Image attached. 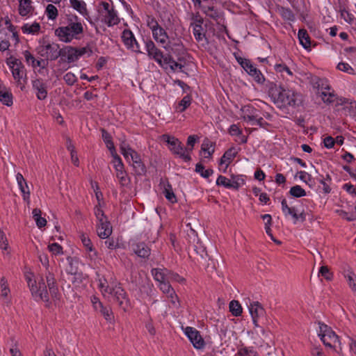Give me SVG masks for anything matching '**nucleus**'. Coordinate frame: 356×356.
Returning <instances> with one entry per match:
<instances>
[{"label":"nucleus","instance_id":"obj_1","mask_svg":"<svg viewBox=\"0 0 356 356\" xmlns=\"http://www.w3.org/2000/svg\"><path fill=\"white\" fill-rule=\"evenodd\" d=\"M24 276L31 294L35 300L48 301L47 286L51 295L56 296L58 289L56 286L54 276L49 270L46 275L47 285L42 277L36 281L33 273L30 270L26 271Z\"/></svg>","mask_w":356,"mask_h":356},{"label":"nucleus","instance_id":"obj_2","mask_svg":"<svg viewBox=\"0 0 356 356\" xmlns=\"http://www.w3.org/2000/svg\"><path fill=\"white\" fill-rule=\"evenodd\" d=\"M98 282V288L105 298L117 301L124 310L128 309L129 301L124 289L115 280L111 278L108 282L106 279L102 277L99 278Z\"/></svg>","mask_w":356,"mask_h":356},{"label":"nucleus","instance_id":"obj_3","mask_svg":"<svg viewBox=\"0 0 356 356\" xmlns=\"http://www.w3.org/2000/svg\"><path fill=\"white\" fill-rule=\"evenodd\" d=\"M83 32V26L76 15H72L67 19V24L58 27L55 35L60 41L69 43L73 40H77Z\"/></svg>","mask_w":356,"mask_h":356},{"label":"nucleus","instance_id":"obj_4","mask_svg":"<svg viewBox=\"0 0 356 356\" xmlns=\"http://www.w3.org/2000/svg\"><path fill=\"white\" fill-rule=\"evenodd\" d=\"M270 97L280 108L296 106L300 102V95L291 89L283 87L275 88L270 91Z\"/></svg>","mask_w":356,"mask_h":356},{"label":"nucleus","instance_id":"obj_5","mask_svg":"<svg viewBox=\"0 0 356 356\" xmlns=\"http://www.w3.org/2000/svg\"><path fill=\"white\" fill-rule=\"evenodd\" d=\"M145 50L149 58H153L164 69H170L172 71H181L182 65L173 60L170 56H163L162 52L155 46L152 40L145 42Z\"/></svg>","mask_w":356,"mask_h":356},{"label":"nucleus","instance_id":"obj_6","mask_svg":"<svg viewBox=\"0 0 356 356\" xmlns=\"http://www.w3.org/2000/svg\"><path fill=\"white\" fill-rule=\"evenodd\" d=\"M120 148L121 154L126 161L133 166L136 172L138 175L145 173V167L141 161L140 155L125 141L121 143Z\"/></svg>","mask_w":356,"mask_h":356},{"label":"nucleus","instance_id":"obj_7","mask_svg":"<svg viewBox=\"0 0 356 356\" xmlns=\"http://www.w3.org/2000/svg\"><path fill=\"white\" fill-rule=\"evenodd\" d=\"M6 64L10 68L17 85L23 90L26 83V70L21 60L14 56L9 57Z\"/></svg>","mask_w":356,"mask_h":356},{"label":"nucleus","instance_id":"obj_8","mask_svg":"<svg viewBox=\"0 0 356 356\" xmlns=\"http://www.w3.org/2000/svg\"><path fill=\"white\" fill-rule=\"evenodd\" d=\"M97 19L108 26H112L119 22L117 12L113 9L112 5L105 1L101 2L98 7Z\"/></svg>","mask_w":356,"mask_h":356},{"label":"nucleus","instance_id":"obj_9","mask_svg":"<svg viewBox=\"0 0 356 356\" xmlns=\"http://www.w3.org/2000/svg\"><path fill=\"white\" fill-rule=\"evenodd\" d=\"M162 139L168 144L170 150L185 161H189L191 159L189 152L187 148L184 147L181 142L174 136L164 134Z\"/></svg>","mask_w":356,"mask_h":356},{"label":"nucleus","instance_id":"obj_10","mask_svg":"<svg viewBox=\"0 0 356 356\" xmlns=\"http://www.w3.org/2000/svg\"><path fill=\"white\" fill-rule=\"evenodd\" d=\"M95 214L97 220V233L101 238H107L112 234V227L102 209L95 208Z\"/></svg>","mask_w":356,"mask_h":356},{"label":"nucleus","instance_id":"obj_11","mask_svg":"<svg viewBox=\"0 0 356 356\" xmlns=\"http://www.w3.org/2000/svg\"><path fill=\"white\" fill-rule=\"evenodd\" d=\"M147 24L152 31V37L154 40L160 44L162 47H168L169 37L165 29H163L155 19L151 17H148Z\"/></svg>","mask_w":356,"mask_h":356},{"label":"nucleus","instance_id":"obj_12","mask_svg":"<svg viewBox=\"0 0 356 356\" xmlns=\"http://www.w3.org/2000/svg\"><path fill=\"white\" fill-rule=\"evenodd\" d=\"M181 329L195 349L203 350L205 348L206 342L200 331L196 328L191 326H181Z\"/></svg>","mask_w":356,"mask_h":356},{"label":"nucleus","instance_id":"obj_13","mask_svg":"<svg viewBox=\"0 0 356 356\" xmlns=\"http://www.w3.org/2000/svg\"><path fill=\"white\" fill-rule=\"evenodd\" d=\"M238 62L243 70L259 84H263L265 77L259 70H258L252 62L246 58H238Z\"/></svg>","mask_w":356,"mask_h":356},{"label":"nucleus","instance_id":"obj_14","mask_svg":"<svg viewBox=\"0 0 356 356\" xmlns=\"http://www.w3.org/2000/svg\"><path fill=\"white\" fill-rule=\"evenodd\" d=\"M242 118L250 125H261L262 118L259 115V111L251 106H245L241 109Z\"/></svg>","mask_w":356,"mask_h":356},{"label":"nucleus","instance_id":"obj_15","mask_svg":"<svg viewBox=\"0 0 356 356\" xmlns=\"http://www.w3.org/2000/svg\"><path fill=\"white\" fill-rule=\"evenodd\" d=\"M282 211L286 218L289 216L293 220V223L296 224L298 221H305L306 216L304 211H299L296 207H289L287 205L286 200L283 199L281 202Z\"/></svg>","mask_w":356,"mask_h":356},{"label":"nucleus","instance_id":"obj_16","mask_svg":"<svg viewBox=\"0 0 356 356\" xmlns=\"http://www.w3.org/2000/svg\"><path fill=\"white\" fill-rule=\"evenodd\" d=\"M238 151L236 147H231L227 149L220 158L218 162L219 170L225 173L227 170L229 165L234 161L237 155Z\"/></svg>","mask_w":356,"mask_h":356},{"label":"nucleus","instance_id":"obj_17","mask_svg":"<svg viewBox=\"0 0 356 356\" xmlns=\"http://www.w3.org/2000/svg\"><path fill=\"white\" fill-rule=\"evenodd\" d=\"M122 40L124 44L128 49L135 53L142 54L139 44L131 31L124 30L122 33Z\"/></svg>","mask_w":356,"mask_h":356},{"label":"nucleus","instance_id":"obj_18","mask_svg":"<svg viewBox=\"0 0 356 356\" xmlns=\"http://www.w3.org/2000/svg\"><path fill=\"white\" fill-rule=\"evenodd\" d=\"M86 52L87 49L86 47L76 49L67 47L63 50L62 56L65 58L68 63H71L78 60Z\"/></svg>","mask_w":356,"mask_h":356},{"label":"nucleus","instance_id":"obj_19","mask_svg":"<svg viewBox=\"0 0 356 356\" xmlns=\"http://www.w3.org/2000/svg\"><path fill=\"white\" fill-rule=\"evenodd\" d=\"M18 13L22 17L29 18L33 15L35 8L32 0H16Z\"/></svg>","mask_w":356,"mask_h":356},{"label":"nucleus","instance_id":"obj_20","mask_svg":"<svg viewBox=\"0 0 356 356\" xmlns=\"http://www.w3.org/2000/svg\"><path fill=\"white\" fill-rule=\"evenodd\" d=\"M81 241L83 245L86 248L87 257L91 260L95 261L97 259V254L93 248L90 239L85 234H81L80 236Z\"/></svg>","mask_w":356,"mask_h":356},{"label":"nucleus","instance_id":"obj_21","mask_svg":"<svg viewBox=\"0 0 356 356\" xmlns=\"http://www.w3.org/2000/svg\"><path fill=\"white\" fill-rule=\"evenodd\" d=\"M169 281H164L158 284L161 291L166 295L167 298H169L170 302L175 306L178 303L177 296L175 294L174 289L171 287L169 284Z\"/></svg>","mask_w":356,"mask_h":356},{"label":"nucleus","instance_id":"obj_22","mask_svg":"<svg viewBox=\"0 0 356 356\" xmlns=\"http://www.w3.org/2000/svg\"><path fill=\"white\" fill-rule=\"evenodd\" d=\"M247 305L249 312L252 318L253 323L256 326H257V319L264 314V310L258 302L250 301L249 303L247 302Z\"/></svg>","mask_w":356,"mask_h":356},{"label":"nucleus","instance_id":"obj_23","mask_svg":"<svg viewBox=\"0 0 356 356\" xmlns=\"http://www.w3.org/2000/svg\"><path fill=\"white\" fill-rule=\"evenodd\" d=\"M215 152V143L209 140H203L201 145L200 155L204 159H209L211 158Z\"/></svg>","mask_w":356,"mask_h":356},{"label":"nucleus","instance_id":"obj_24","mask_svg":"<svg viewBox=\"0 0 356 356\" xmlns=\"http://www.w3.org/2000/svg\"><path fill=\"white\" fill-rule=\"evenodd\" d=\"M0 250L4 258H10L12 248L10 247L8 239L3 230H0Z\"/></svg>","mask_w":356,"mask_h":356},{"label":"nucleus","instance_id":"obj_25","mask_svg":"<svg viewBox=\"0 0 356 356\" xmlns=\"http://www.w3.org/2000/svg\"><path fill=\"white\" fill-rule=\"evenodd\" d=\"M16 181L18 187L22 194L24 200L29 202L30 191L29 189V186L23 175L21 173L19 172L16 175Z\"/></svg>","mask_w":356,"mask_h":356},{"label":"nucleus","instance_id":"obj_26","mask_svg":"<svg viewBox=\"0 0 356 356\" xmlns=\"http://www.w3.org/2000/svg\"><path fill=\"white\" fill-rule=\"evenodd\" d=\"M133 252L138 257L146 258L150 254V248L144 243H137L131 245Z\"/></svg>","mask_w":356,"mask_h":356},{"label":"nucleus","instance_id":"obj_27","mask_svg":"<svg viewBox=\"0 0 356 356\" xmlns=\"http://www.w3.org/2000/svg\"><path fill=\"white\" fill-rule=\"evenodd\" d=\"M69 266L66 268V271L72 276L80 278L81 273L79 271V261L76 258L67 257V259Z\"/></svg>","mask_w":356,"mask_h":356},{"label":"nucleus","instance_id":"obj_28","mask_svg":"<svg viewBox=\"0 0 356 356\" xmlns=\"http://www.w3.org/2000/svg\"><path fill=\"white\" fill-rule=\"evenodd\" d=\"M71 7L77 11L81 15L87 18L88 17V12L87 10V5L83 0H71L70 1Z\"/></svg>","mask_w":356,"mask_h":356},{"label":"nucleus","instance_id":"obj_29","mask_svg":"<svg viewBox=\"0 0 356 356\" xmlns=\"http://www.w3.org/2000/svg\"><path fill=\"white\" fill-rule=\"evenodd\" d=\"M168 47H163L165 50L172 51L175 54L182 52L184 46L180 38H168Z\"/></svg>","mask_w":356,"mask_h":356},{"label":"nucleus","instance_id":"obj_30","mask_svg":"<svg viewBox=\"0 0 356 356\" xmlns=\"http://www.w3.org/2000/svg\"><path fill=\"white\" fill-rule=\"evenodd\" d=\"M229 134L232 136L236 137L235 141L239 144H243L247 142V138L243 135L241 129L236 124H232L229 128Z\"/></svg>","mask_w":356,"mask_h":356},{"label":"nucleus","instance_id":"obj_31","mask_svg":"<svg viewBox=\"0 0 356 356\" xmlns=\"http://www.w3.org/2000/svg\"><path fill=\"white\" fill-rule=\"evenodd\" d=\"M168 270L165 268H153L152 270V275L155 280L156 282H158V284L162 282L165 280L169 281V277H168Z\"/></svg>","mask_w":356,"mask_h":356},{"label":"nucleus","instance_id":"obj_32","mask_svg":"<svg viewBox=\"0 0 356 356\" xmlns=\"http://www.w3.org/2000/svg\"><path fill=\"white\" fill-rule=\"evenodd\" d=\"M33 87L36 90L38 99L42 100L47 97V91L45 85L40 81L36 80L33 83Z\"/></svg>","mask_w":356,"mask_h":356},{"label":"nucleus","instance_id":"obj_33","mask_svg":"<svg viewBox=\"0 0 356 356\" xmlns=\"http://www.w3.org/2000/svg\"><path fill=\"white\" fill-rule=\"evenodd\" d=\"M22 31L24 34L36 35L40 31V24L36 22L26 23L22 26Z\"/></svg>","mask_w":356,"mask_h":356},{"label":"nucleus","instance_id":"obj_34","mask_svg":"<svg viewBox=\"0 0 356 356\" xmlns=\"http://www.w3.org/2000/svg\"><path fill=\"white\" fill-rule=\"evenodd\" d=\"M193 27V35L198 42H202L204 40L205 35L203 32L201 21H195L191 24Z\"/></svg>","mask_w":356,"mask_h":356},{"label":"nucleus","instance_id":"obj_35","mask_svg":"<svg viewBox=\"0 0 356 356\" xmlns=\"http://www.w3.org/2000/svg\"><path fill=\"white\" fill-rule=\"evenodd\" d=\"M327 337H325V335L322 336V341L325 346L335 348L337 344L338 343L339 346L341 343L339 340L338 336L334 332H330Z\"/></svg>","mask_w":356,"mask_h":356},{"label":"nucleus","instance_id":"obj_36","mask_svg":"<svg viewBox=\"0 0 356 356\" xmlns=\"http://www.w3.org/2000/svg\"><path fill=\"white\" fill-rule=\"evenodd\" d=\"M245 184V176L243 175H231V189L238 190Z\"/></svg>","mask_w":356,"mask_h":356},{"label":"nucleus","instance_id":"obj_37","mask_svg":"<svg viewBox=\"0 0 356 356\" xmlns=\"http://www.w3.org/2000/svg\"><path fill=\"white\" fill-rule=\"evenodd\" d=\"M314 86L316 88L319 92L330 90L331 87L328 80L325 78L316 77L314 79Z\"/></svg>","mask_w":356,"mask_h":356},{"label":"nucleus","instance_id":"obj_38","mask_svg":"<svg viewBox=\"0 0 356 356\" xmlns=\"http://www.w3.org/2000/svg\"><path fill=\"white\" fill-rule=\"evenodd\" d=\"M0 26L1 31L2 30H8L12 33L13 38L17 41L18 40V36L17 32L15 31V27L11 24L10 20L8 18H1L0 19Z\"/></svg>","mask_w":356,"mask_h":356},{"label":"nucleus","instance_id":"obj_39","mask_svg":"<svg viewBox=\"0 0 356 356\" xmlns=\"http://www.w3.org/2000/svg\"><path fill=\"white\" fill-rule=\"evenodd\" d=\"M343 275L345 278L347 280L348 285L352 291L356 294V275L350 269L344 270Z\"/></svg>","mask_w":356,"mask_h":356},{"label":"nucleus","instance_id":"obj_40","mask_svg":"<svg viewBox=\"0 0 356 356\" xmlns=\"http://www.w3.org/2000/svg\"><path fill=\"white\" fill-rule=\"evenodd\" d=\"M0 102L5 106H11L13 104V97L11 92L6 89L1 90Z\"/></svg>","mask_w":356,"mask_h":356},{"label":"nucleus","instance_id":"obj_41","mask_svg":"<svg viewBox=\"0 0 356 356\" xmlns=\"http://www.w3.org/2000/svg\"><path fill=\"white\" fill-rule=\"evenodd\" d=\"M298 36L300 43L303 47V48L305 49H309L311 47V42L307 31L304 29H300Z\"/></svg>","mask_w":356,"mask_h":356},{"label":"nucleus","instance_id":"obj_42","mask_svg":"<svg viewBox=\"0 0 356 356\" xmlns=\"http://www.w3.org/2000/svg\"><path fill=\"white\" fill-rule=\"evenodd\" d=\"M163 193L166 200L172 204L177 202V197L172 188V186L168 184H163Z\"/></svg>","mask_w":356,"mask_h":356},{"label":"nucleus","instance_id":"obj_43","mask_svg":"<svg viewBox=\"0 0 356 356\" xmlns=\"http://www.w3.org/2000/svg\"><path fill=\"white\" fill-rule=\"evenodd\" d=\"M319 96L321 97L322 101L327 104L334 103L337 99V97L334 92L330 90L319 92Z\"/></svg>","mask_w":356,"mask_h":356},{"label":"nucleus","instance_id":"obj_44","mask_svg":"<svg viewBox=\"0 0 356 356\" xmlns=\"http://www.w3.org/2000/svg\"><path fill=\"white\" fill-rule=\"evenodd\" d=\"M102 138L104 140V142L106 144V147L110 151V153L112 155H115L117 154L114 144L111 140V137L108 133L105 131L104 130L102 131Z\"/></svg>","mask_w":356,"mask_h":356},{"label":"nucleus","instance_id":"obj_45","mask_svg":"<svg viewBox=\"0 0 356 356\" xmlns=\"http://www.w3.org/2000/svg\"><path fill=\"white\" fill-rule=\"evenodd\" d=\"M32 215L38 228H42L47 225V220L41 216V211L39 209H34L32 211Z\"/></svg>","mask_w":356,"mask_h":356},{"label":"nucleus","instance_id":"obj_46","mask_svg":"<svg viewBox=\"0 0 356 356\" xmlns=\"http://www.w3.org/2000/svg\"><path fill=\"white\" fill-rule=\"evenodd\" d=\"M191 104V98L188 95H186L184 98L175 106L176 112L181 113L184 111Z\"/></svg>","mask_w":356,"mask_h":356},{"label":"nucleus","instance_id":"obj_47","mask_svg":"<svg viewBox=\"0 0 356 356\" xmlns=\"http://www.w3.org/2000/svg\"><path fill=\"white\" fill-rule=\"evenodd\" d=\"M45 14L49 20L54 21L58 15V9L53 4H48L45 9Z\"/></svg>","mask_w":356,"mask_h":356},{"label":"nucleus","instance_id":"obj_48","mask_svg":"<svg viewBox=\"0 0 356 356\" xmlns=\"http://www.w3.org/2000/svg\"><path fill=\"white\" fill-rule=\"evenodd\" d=\"M195 172L198 173L203 178H209L211 175H213V170L211 169H205L204 165L198 163L195 165Z\"/></svg>","mask_w":356,"mask_h":356},{"label":"nucleus","instance_id":"obj_49","mask_svg":"<svg viewBox=\"0 0 356 356\" xmlns=\"http://www.w3.org/2000/svg\"><path fill=\"white\" fill-rule=\"evenodd\" d=\"M229 311L234 316H239L242 314V307L238 301L232 300L229 302Z\"/></svg>","mask_w":356,"mask_h":356},{"label":"nucleus","instance_id":"obj_50","mask_svg":"<svg viewBox=\"0 0 356 356\" xmlns=\"http://www.w3.org/2000/svg\"><path fill=\"white\" fill-rule=\"evenodd\" d=\"M113 159L111 161V163L113 164V166L115 170V173L120 171H122L124 170V164L122 161V159L118 155V154H115V155L111 156Z\"/></svg>","mask_w":356,"mask_h":356},{"label":"nucleus","instance_id":"obj_51","mask_svg":"<svg viewBox=\"0 0 356 356\" xmlns=\"http://www.w3.org/2000/svg\"><path fill=\"white\" fill-rule=\"evenodd\" d=\"M318 277L321 276L327 281H330L333 278V274L330 270V269L328 268V267L327 266H322L320 267L318 272Z\"/></svg>","mask_w":356,"mask_h":356},{"label":"nucleus","instance_id":"obj_52","mask_svg":"<svg viewBox=\"0 0 356 356\" xmlns=\"http://www.w3.org/2000/svg\"><path fill=\"white\" fill-rule=\"evenodd\" d=\"M330 332H334L327 325L322 323H318V335L321 340L323 335H325V337H327L329 334H330Z\"/></svg>","mask_w":356,"mask_h":356},{"label":"nucleus","instance_id":"obj_53","mask_svg":"<svg viewBox=\"0 0 356 356\" xmlns=\"http://www.w3.org/2000/svg\"><path fill=\"white\" fill-rule=\"evenodd\" d=\"M237 355L239 356H258L257 353L252 347H241L238 350Z\"/></svg>","mask_w":356,"mask_h":356},{"label":"nucleus","instance_id":"obj_54","mask_svg":"<svg viewBox=\"0 0 356 356\" xmlns=\"http://www.w3.org/2000/svg\"><path fill=\"white\" fill-rule=\"evenodd\" d=\"M99 312L104 317L106 321L109 323H112L113 321L114 316L111 307L104 306Z\"/></svg>","mask_w":356,"mask_h":356},{"label":"nucleus","instance_id":"obj_55","mask_svg":"<svg viewBox=\"0 0 356 356\" xmlns=\"http://www.w3.org/2000/svg\"><path fill=\"white\" fill-rule=\"evenodd\" d=\"M337 69L341 72L349 74H355L354 69L346 62H340L337 65Z\"/></svg>","mask_w":356,"mask_h":356},{"label":"nucleus","instance_id":"obj_56","mask_svg":"<svg viewBox=\"0 0 356 356\" xmlns=\"http://www.w3.org/2000/svg\"><path fill=\"white\" fill-rule=\"evenodd\" d=\"M319 182L322 185V191L325 194H328L331 192V188L330 186L331 178L329 175H327L325 178L321 179Z\"/></svg>","mask_w":356,"mask_h":356},{"label":"nucleus","instance_id":"obj_57","mask_svg":"<svg viewBox=\"0 0 356 356\" xmlns=\"http://www.w3.org/2000/svg\"><path fill=\"white\" fill-rule=\"evenodd\" d=\"M216 184L217 186H221L226 188L231 189V177L227 178L222 175H219L217 177Z\"/></svg>","mask_w":356,"mask_h":356},{"label":"nucleus","instance_id":"obj_58","mask_svg":"<svg viewBox=\"0 0 356 356\" xmlns=\"http://www.w3.org/2000/svg\"><path fill=\"white\" fill-rule=\"evenodd\" d=\"M1 296L7 298L10 293L8 281L5 277H1L0 281Z\"/></svg>","mask_w":356,"mask_h":356},{"label":"nucleus","instance_id":"obj_59","mask_svg":"<svg viewBox=\"0 0 356 356\" xmlns=\"http://www.w3.org/2000/svg\"><path fill=\"white\" fill-rule=\"evenodd\" d=\"M289 192L292 196L296 197H301L306 195L305 191L298 185L291 187Z\"/></svg>","mask_w":356,"mask_h":356},{"label":"nucleus","instance_id":"obj_60","mask_svg":"<svg viewBox=\"0 0 356 356\" xmlns=\"http://www.w3.org/2000/svg\"><path fill=\"white\" fill-rule=\"evenodd\" d=\"M92 187L94 189V191L95 193V196H96V199H97V204L95 206V208L96 207H98L100 209H102V207L104 204V202H103V200H102V194L100 191H99V188L97 187V185L96 183H92Z\"/></svg>","mask_w":356,"mask_h":356},{"label":"nucleus","instance_id":"obj_61","mask_svg":"<svg viewBox=\"0 0 356 356\" xmlns=\"http://www.w3.org/2000/svg\"><path fill=\"white\" fill-rule=\"evenodd\" d=\"M116 177L119 181V183L122 186H126L129 184V178L126 171L124 170L122 171H120L115 173Z\"/></svg>","mask_w":356,"mask_h":356},{"label":"nucleus","instance_id":"obj_62","mask_svg":"<svg viewBox=\"0 0 356 356\" xmlns=\"http://www.w3.org/2000/svg\"><path fill=\"white\" fill-rule=\"evenodd\" d=\"M48 249L54 255H61L63 254V248L57 243L49 245Z\"/></svg>","mask_w":356,"mask_h":356},{"label":"nucleus","instance_id":"obj_63","mask_svg":"<svg viewBox=\"0 0 356 356\" xmlns=\"http://www.w3.org/2000/svg\"><path fill=\"white\" fill-rule=\"evenodd\" d=\"M63 79L65 82L69 86H72L77 81L76 76L72 72L66 73L63 76Z\"/></svg>","mask_w":356,"mask_h":356},{"label":"nucleus","instance_id":"obj_64","mask_svg":"<svg viewBox=\"0 0 356 356\" xmlns=\"http://www.w3.org/2000/svg\"><path fill=\"white\" fill-rule=\"evenodd\" d=\"M349 350L352 356H356V339L353 337H348Z\"/></svg>","mask_w":356,"mask_h":356}]
</instances>
